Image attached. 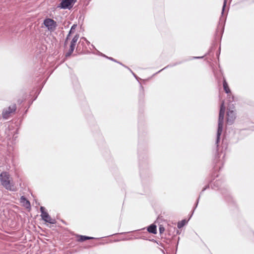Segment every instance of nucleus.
<instances>
[{"label": "nucleus", "instance_id": "f257e3e1", "mask_svg": "<svg viewBox=\"0 0 254 254\" xmlns=\"http://www.w3.org/2000/svg\"><path fill=\"white\" fill-rule=\"evenodd\" d=\"M225 112V107L224 105V102L223 101L221 104V105L219 116V119H218V130H217V139H216V143L217 144H218L219 141L220 136L221 134L222 129H223V120H224V118Z\"/></svg>", "mask_w": 254, "mask_h": 254}, {"label": "nucleus", "instance_id": "f03ea898", "mask_svg": "<svg viewBox=\"0 0 254 254\" xmlns=\"http://www.w3.org/2000/svg\"><path fill=\"white\" fill-rule=\"evenodd\" d=\"M0 179L1 184L6 189L12 191L16 190V188L13 185L12 181L7 173H2L0 174Z\"/></svg>", "mask_w": 254, "mask_h": 254}, {"label": "nucleus", "instance_id": "7ed1b4c3", "mask_svg": "<svg viewBox=\"0 0 254 254\" xmlns=\"http://www.w3.org/2000/svg\"><path fill=\"white\" fill-rule=\"evenodd\" d=\"M44 24L46 28L50 32L55 30L57 24L56 21L51 18H47L44 21Z\"/></svg>", "mask_w": 254, "mask_h": 254}, {"label": "nucleus", "instance_id": "20e7f679", "mask_svg": "<svg viewBox=\"0 0 254 254\" xmlns=\"http://www.w3.org/2000/svg\"><path fill=\"white\" fill-rule=\"evenodd\" d=\"M40 210L41 211V216L43 219L51 224H54L56 222L55 219H52L48 213L44 211L45 208L43 206L41 207Z\"/></svg>", "mask_w": 254, "mask_h": 254}, {"label": "nucleus", "instance_id": "39448f33", "mask_svg": "<svg viewBox=\"0 0 254 254\" xmlns=\"http://www.w3.org/2000/svg\"><path fill=\"white\" fill-rule=\"evenodd\" d=\"M15 110L16 106L15 105H12L9 106L7 109H4L2 112L3 117L5 119H7L9 115L14 112Z\"/></svg>", "mask_w": 254, "mask_h": 254}, {"label": "nucleus", "instance_id": "423d86ee", "mask_svg": "<svg viewBox=\"0 0 254 254\" xmlns=\"http://www.w3.org/2000/svg\"><path fill=\"white\" fill-rule=\"evenodd\" d=\"M75 0H64L61 3L62 7L67 8L71 7L75 2Z\"/></svg>", "mask_w": 254, "mask_h": 254}, {"label": "nucleus", "instance_id": "0eeeda50", "mask_svg": "<svg viewBox=\"0 0 254 254\" xmlns=\"http://www.w3.org/2000/svg\"><path fill=\"white\" fill-rule=\"evenodd\" d=\"M78 39V36L77 35H75L72 39V40L71 42L70 46L69 51L67 53L68 55H70L73 52Z\"/></svg>", "mask_w": 254, "mask_h": 254}, {"label": "nucleus", "instance_id": "6e6552de", "mask_svg": "<svg viewBox=\"0 0 254 254\" xmlns=\"http://www.w3.org/2000/svg\"><path fill=\"white\" fill-rule=\"evenodd\" d=\"M235 119V112L230 110L229 109V111L227 113V122L228 123L232 124Z\"/></svg>", "mask_w": 254, "mask_h": 254}, {"label": "nucleus", "instance_id": "1a4fd4ad", "mask_svg": "<svg viewBox=\"0 0 254 254\" xmlns=\"http://www.w3.org/2000/svg\"><path fill=\"white\" fill-rule=\"evenodd\" d=\"M20 202L26 208H28L30 206V202L25 197L22 196L20 198Z\"/></svg>", "mask_w": 254, "mask_h": 254}, {"label": "nucleus", "instance_id": "9d476101", "mask_svg": "<svg viewBox=\"0 0 254 254\" xmlns=\"http://www.w3.org/2000/svg\"><path fill=\"white\" fill-rule=\"evenodd\" d=\"M148 231L149 232L156 234V227L154 225H151L148 228Z\"/></svg>", "mask_w": 254, "mask_h": 254}, {"label": "nucleus", "instance_id": "9b49d317", "mask_svg": "<svg viewBox=\"0 0 254 254\" xmlns=\"http://www.w3.org/2000/svg\"><path fill=\"white\" fill-rule=\"evenodd\" d=\"M223 88L226 93L228 94L230 93V89H229L228 85L225 80H224L223 81Z\"/></svg>", "mask_w": 254, "mask_h": 254}, {"label": "nucleus", "instance_id": "f8f14e48", "mask_svg": "<svg viewBox=\"0 0 254 254\" xmlns=\"http://www.w3.org/2000/svg\"><path fill=\"white\" fill-rule=\"evenodd\" d=\"M76 27V25L74 24L72 26V27L70 29V30L69 31V33L67 37L66 40H67L69 38L70 34L74 32V31L75 30Z\"/></svg>", "mask_w": 254, "mask_h": 254}, {"label": "nucleus", "instance_id": "ddd939ff", "mask_svg": "<svg viewBox=\"0 0 254 254\" xmlns=\"http://www.w3.org/2000/svg\"><path fill=\"white\" fill-rule=\"evenodd\" d=\"M186 223H187V222L185 220H182V221L178 223V227L179 228H182L186 224Z\"/></svg>", "mask_w": 254, "mask_h": 254}, {"label": "nucleus", "instance_id": "4468645a", "mask_svg": "<svg viewBox=\"0 0 254 254\" xmlns=\"http://www.w3.org/2000/svg\"><path fill=\"white\" fill-rule=\"evenodd\" d=\"M92 237H86V236H81L80 240L82 241H85L86 240L88 239H93Z\"/></svg>", "mask_w": 254, "mask_h": 254}, {"label": "nucleus", "instance_id": "2eb2a0df", "mask_svg": "<svg viewBox=\"0 0 254 254\" xmlns=\"http://www.w3.org/2000/svg\"><path fill=\"white\" fill-rule=\"evenodd\" d=\"M159 230H160V232L161 233L164 231L165 229H164V227H163L162 226H160Z\"/></svg>", "mask_w": 254, "mask_h": 254}, {"label": "nucleus", "instance_id": "dca6fc26", "mask_svg": "<svg viewBox=\"0 0 254 254\" xmlns=\"http://www.w3.org/2000/svg\"><path fill=\"white\" fill-rule=\"evenodd\" d=\"M226 0H224V4H223V6L222 13L223 12L224 9L225 8V6H226Z\"/></svg>", "mask_w": 254, "mask_h": 254}, {"label": "nucleus", "instance_id": "f3484780", "mask_svg": "<svg viewBox=\"0 0 254 254\" xmlns=\"http://www.w3.org/2000/svg\"><path fill=\"white\" fill-rule=\"evenodd\" d=\"M229 101H231V97H229Z\"/></svg>", "mask_w": 254, "mask_h": 254}]
</instances>
